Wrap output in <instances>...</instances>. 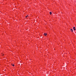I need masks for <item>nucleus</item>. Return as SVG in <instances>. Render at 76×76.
<instances>
[{
  "instance_id": "nucleus-1",
  "label": "nucleus",
  "mask_w": 76,
  "mask_h": 76,
  "mask_svg": "<svg viewBox=\"0 0 76 76\" xmlns=\"http://www.w3.org/2000/svg\"><path fill=\"white\" fill-rule=\"evenodd\" d=\"M75 27H73V29H74V31H76V29H75Z\"/></svg>"
},
{
  "instance_id": "nucleus-7",
  "label": "nucleus",
  "mask_w": 76,
  "mask_h": 76,
  "mask_svg": "<svg viewBox=\"0 0 76 76\" xmlns=\"http://www.w3.org/2000/svg\"><path fill=\"white\" fill-rule=\"evenodd\" d=\"M1 54H3V53H1Z\"/></svg>"
},
{
  "instance_id": "nucleus-2",
  "label": "nucleus",
  "mask_w": 76,
  "mask_h": 76,
  "mask_svg": "<svg viewBox=\"0 0 76 76\" xmlns=\"http://www.w3.org/2000/svg\"><path fill=\"white\" fill-rule=\"evenodd\" d=\"M44 34L45 35V36H46L47 35V33H44Z\"/></svg>"
},
{
  "instance_id": "nucleus-3",
  "label": "nucleus",
  "mask_w": 76,
  "mask_h": 76,
  "mask_svg": "<svg viewBox=\"0 0 76 76\" xmlns=\"http://www.w3.org/2000/svg\"><path fill=\"white\" fill-rule=\"evenodd\" d=\"M71 32H73V29H71Z\"/></svg>"
},
{
  "instance_id": "nucleus-6",
  "label": "nucleus",
  "mask_w": 76,
  "mask_h": 76,
  "mask_svg": "<svg viewBox=\"0 0 76 76\" xmlns=\"http://www.w3.org/2000/svg\"><path fill=\"white\" fill-rule=\"evenodd\" d=\"M28 15H27V16L26 17V18H27V17H28Z\"/></svg>"
},
{
  "instance_id": "nucleus-5",
  "label": "nucleus",
  "mask_w": 76,
  "mask_h": 76,
  "mask_svg": "<svg viewBox=\"0 0 76 76\" xmlns=\"http://www.w3.org/2000/svg\"><path fill=\"white\" fill-rule=\"evenodd\" d=\"M50 15H51V14H52V13L51 12H50Z\"/></svg>"
},
{
  "instance_id": "nucleus-4",
  "label": "nucleus",
  "mask_w": 76,
  "mask_h": 76,
  "mask_svg": "<svg viewBox=\"0 0 76 76\" xmlns=\"http://www.w3.org/2000/svg\"><path fill=\"white\" fill-rule=\"evenodd\" d=\"M12 66H15L14 65V64H12Z\"/></svg>"
},
{
  "instance_id": "nucleus-8",
  "label": "nucleus",
  "mask_w": 76,
  "mask_h": 76,
  "mask_svg": "<svg viewBox=\"0 0 76 76\" xmlns=\"http://www.w3.org/2000/svg\"><path fill=\"white\" fill-rule=\"evenodd\" d=\"M3 56H4V54H3Z\"/></svg>"
}]
</instances>
